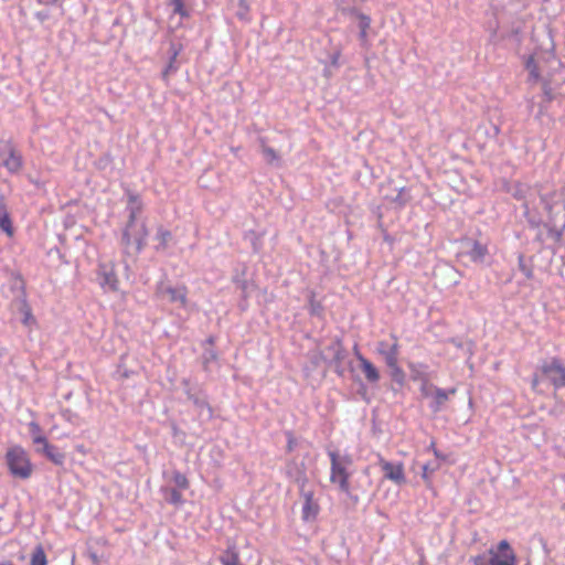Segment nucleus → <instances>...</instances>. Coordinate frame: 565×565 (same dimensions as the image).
Segmentation results:
<instances>
[{"mask_svg":"<svg viewBox=\"0 0 565 565\" xmlns=\"http://www.w3.org/2000/svg\"><path fill=\"white\" fill-rule=\"evenodd\" d=\"M147 236L148 230L145 223H137V220L132 223L131 220H128L122 234V242L126 246L135 245L140 250L145 246Z\"/></svg>","mask_w":565,"mask_h":565,"instance_id":"7","label":"nucleus"},{"mask_svg":"<svg viewBox=\"0 0 565 565\" xmlns=\"http://www.w3.org/2000/svg\"><path fill=\"white\" fill-rule=\"evenodd\" d=\"M169 493H170V498H169L170 503H172L174 505H180L183 503V497L178 489H171L169 491Z\"/></svg>","mask_w":565,"mask_h":565,"instance_id":"26","label":"nucleus"},{"mask_svg":"<svg viewBox=\"0 0 565 565\" xmlns=\"http://www.w3.org/2000/svg\"><path fill=\"white\" fill-rule=\"evenodd\" d=\"M392 344H387L385 341L377 343V353L383 356L385 364L391 371H398L402 373V369L398 365L399 361V343L398 337L395 333H391Z\"/></svg>","mask_w":565,"mask_h":565,"instance_id":"5","label":"nucleus"},{"mask_svg":"<svg viewBox=\"0 0 565 565\" xmlns=\"http://www.w3.org/2000/svg\"><path fill=\"white\" fill-rule=\"evenodd\" d=\"M33 443L36 444V445H41L42 449L45 448L47 445H50V443L46 439V437H44L41 434H38V435L33 436Z\"/></svg>","mask_w":565,"mask_h":565,"instance_id":"28","label":"nucleus"},{"mask_svg":"<svg viewBox=\"0 0 565 565\" xmlns=\"http://www.w3.org/2000/svg\"><path fill=\"white\" fill-rule=\"evenodd\" d=\"M0 228L9 236L13 235V226L6 205L0 202Z\"/></svg>","mask_w":565,"mask_h":565,"instance_id":"18","label":"nucleus"},{"mask_svg":"<svg viewBox=\"0 0 565 565\" xmlns=\"http://www.w3.org/2000/svg\"><path fill=\"white\" fill-rule=\"evenodd\" d=\"M43 452L55 465H62L64 462L65 456L51 444L43 448Z\"/></svg>","mask_w":565,"mask_h":565,"instance_id":"20","label":"nucleus"},{"mask_svg":"<svg viewBox=\"0 0 565 565\" xmlns=\"http://www.w3.org/2000/svg\"><path fill=\"white\" fill-rule=\"evenodd\" d=\"M1 157H6L1 162L10 172H18L21 169L22 158L11 145L4 146V151L0 153Z\"/></svg>","mask_w":565,"mask_h":565,"instance_id":"11","label":"nucleus"},{"mask_svg":"<svg viewBox=\"0 0 565 565\" xmlns=\"http://www.w3.org/2000/svg\"><path fill=\"white\" fill-rule=\"evenodd\" d=\"M434 387H435L434 385L428 384L427 380H425L420 387V392H422L423 396H425V397L430 396L431 395L430 391L434 392Z\"/></svg>","mask_w":565,"mask_h":565,"instance_id":"27","label":"nucleus"},{"mask_svg":"<svg viewBox=\"0 0 565 565\" xmlns=\"http://www.w3.org/2000/svg\"><path fill=\"white\" fill-rule=\"evenodd\" d=\"M99 276L102 278L100 286L108 291H117L119 279L115 271L114 266L102 265L99 267Z\"/></svg>","mask_w":565,"mask_h":565,"instance_id":"10","label":"nucleus"},{"mask_svg":"<svg viewBox=\"0 0 565 565\" xmlns=\"http://www.w3.org/2000/svg\"><path fill=\"white\" fill-rule=\"evenodd\" d=\"M356 18L360 31H369L371 26V18L364 13H356Z\"/></svg>","mask_w":565,"mask_h":565,"instance_id":"25","label":"nucleus"},{"mask_svg":"<svg viewBox=\"0 0 565 565\" xmlns=\"http://www.w3.org/2000/svg\"><path fill=\"white\" fill-rule=\"evenodd\" d=\"M379 466L381 467L384 477L396 484H403L406 481L405 470L403 462L392 463L379 456Z\"/></svg>","mask_w":565,"mask_h":565,"instance_id":"9","label":"nucleus"},{"mask_svg":"<svg viewBox=\"0 0 565 565\" xmlns=\"http://www.w3.org/2000/svg\"><path fill=\"white\" fill-rule=\"evenodd\" d=\"M162 295H167L170 302H179L181 307L188 305V287L182 285L180 287H164L160 290Z\"/></svg>","mask_w":565,"mask_h":565,"instance_id":"12","label":"nucleus"},{"mask_svg":"<svg viewBox=\"0 0 565 565\" xmlns=\"http://www.w3.org/2000/svg\"><path fill=\"white\" fill-rule=\"evenodd\" d=\"M353 351H354V355H355V358H356L358 360H359V355H363V354L360 352V350H359V347H358V345H355V347L353 348Z\"/></svg>","mask_w":565,"mask_h":565,"instance_id":"34","label":"nucleus"},{"mask_svg":"<svg viewBox=\"0 0 565 565\" xmlns=\"http://www.w3.org/2000/svg\"><path fill=\"white\" fill-rule=\"evenodd\" d=\"M483 565H516V555L509 544L508 541L503 540L499 542L495 547L488 551V556L478 555L471 558L472 565H477L479 562Z\"/></svg>","mask_w":565,"mask_h":565,"instance_id":"3","label":"nucleus"},{"mask_svg":"<svg viewBox=\"0 0 565 565\" xmlns=\"http://www.w3.org/2000/svg\"><path fill=\"white\" fill-rule=\"evenodd\" d=\"M0 565H14V564L12 562L6 561V562L0 563Z\"/></svg>","mask_w":565,"mask_h":565,"instance_id":"36","label":"nucleus"},{"mask_svg":"<svg viewBox=\"0 0 565 565\" xmlns=\"http://www.w3.org/2000/svg\"><path fill=\"white\" fill-rule=\"evenodd\" d=\"M260 142H262V152H263L265 159L267 160V162L271 164V163L278 161L279 156H278L277 151L275 149L266 146L264 143L263 139L260 140Z\"/></svg>","mask_w":565,"mask_h":565,"instance_id":"23","label":"nucleus"},{"mask_svg":"<svg viewBox=\"0 0 565 565\" xmlns=\"http://www.w3.org/2000/svg\"><path fill=\"white\" fill-rule=\"evenodd\" d=\"M392 375H393V377H394V379H396V377H403V376H404V373H403V372H402V373H399L398 371H392Z\"/></svg>","mask_w":565,"mask_h":565,"instance_id":"35","label":"nucleus"},{"mask_svg":"<svg viewBox=\"0 0 565 565\" xmlns=\"http://www.w3.org/2000/svg\"><path fill=\"white\" fill-rule=\"evenodd\" d=\"M171 238H172V234L169 230L159 227L156 233V239L159 243V245L157 246V249H161V250L167 249Z\"/></svg>","mask_w":565,"mask_h":565,"instance_id":"19","label":"nucleus"},{"mask_svg":"<svg viewBox=\"0 0 565 565\" xmlns=\"http://www.w3.org/2000/svg\"><path fill=\"white\" fill-rule=\"evenodd\" d=\"M128 210H129V220H131L134 223L137 220L138 214L142 210V202L138 194L129 193Z\"/></svg>","mask_w":565,"mask_h":565,"instance_id":"16","label":"nucleus"},{"mask_svg":"<svg viewBox=\"0 0 565 565\" xmlns=\"http://www.w3.org/2000/svg\"><path fill=\"white\" fill-rule=\"evenodd\" d=\"M540 371L556 390L565 387V366L558 358L543 362Z\"/></svg>","mask_w":565,"mask_h":565,"instance_id":"6","label":"nucleus"},{"mask_svg":"<svg viewBox=\"0 0 565 565\" xmlns=\"http://www.w3.org/2000/svg\"><path fill=\"white\" fill-rule=\"evenodd\" d=\"M520 269L525 274V276L527 278H532L533 277V271L529 268L525 267V265L523 264V256H520Z\"/></svg>","mask_w":565,"mask_h":565,"instance_id":"30","label":"nucleus"},{"mask_svg":"<svg viewBox=\"0 0 565 565\" xmlns=\"http://www.w3.org/2000/svg\"><path fill=\"white\" fill-rule=\"evenodd\" d=\"M539 383H540L539 377H537L536 375H535V376H533V379H532V383H531L532 388H533V390H535V388L537 387Z\"/></svg>","mask_w":565,"mask_h":565,"instance_id":"32","label":"nucleus"},{"mask_svg":"<svg viewBox=\"0 0 565 565\" xmlns=\"http://www.w3.org/2000/svg\"><path fill=\"white\" fill-rule=\"evenodd\" d=\"M172 480H173L174 484L177 486V488H179L181 490H186L190 487V482H189L186 476L180 471H174L172 473Z\"/></svg>","mask_w":565,"mask_h":565,"instance_id":"24","label":"nucleus"},{"mask_svg":"<svg viewBox=\"0 0 565 565\" xmlns=\"http://www.w3.org/2000/svg\"><path fill=\"white\" fill-rule=\"evenodd\" d=\"M489 249L487 245L481 244L478 241L472 243V247L469 252L470 259L473 263H482L484 258L488 256Z\"/></svg>","mask_w":565,"mask_h":565,"instance_id":"15","label":"nucleus"},{"mask_svg":"<svg viewBox=\"0 0 565 565\" xmlns=\"http://www.w3.org/2000/svg\"><path fill=\"white\" fill-rule=\"evenodd\" d=\"M300 497L302 499L301 519L303 522H313L317 520L320 513V503L315 495L313 490H300Z\"/></svg>","mask_w":565,"mask_h":565,"instance_id":"8","label":"nucleus"},{"mask_svg":"<svg viewBox=\"0 0 565 565\" xmlns=\"http://www.w3.org/2000/svg\"><path fill=\"white\" fill-rule=\"evenodd\" d=\"M328 457L330 459V482L335 484L341 492L350 494L352 457L350 455H342L337 450H329Z\"/></svg>","mask_w":565,"mask_h":565,"instance_id":"1","label":"nucleus"},{"mask_svg":"<svg viewBox=\"0 0 565 565\" xmlns=\"http://www.w3.org/2000/svg\"><path fill=\"white\" fill-rule=\"evenodd\" d=\"M548 62V58L544 56L536 57L535 55H530L525 60V70L529 72V81L532 83H542L543 87L546 89L551 84V75H544L545 64Z\"/></svg>","mask_w":565,"mask_h":565,"instance_id":"4","label":"nucleus"},{"mask_svg":"<svg viewBox=\"0 0 565 565\" xmlns=\"http://www.w3.org/2000/svg\"><path fill=\"white\" fill-rule=\"evenodd\" d=\"M89 557H90L92 562H93L95 565H98V564H99V558H98V556H97L95 553H92V554L89 555Z\"/></svg>","mask_w":565,"mask_h":565,"instance_id":"33","label":"nucleus"},{"mask_svg":"<svg viewBox=\"0 0 565 565\" xmlns=\"http://www.w3.org/2000/svg\"><path fill=\"white\" fill-rule=\"evenodd\" d=\"M6 463L12 477L26 480L33 473V465L21 446L10 447L6 452Z\"/></svg>","mask_w":565,"mask_h":565,"instance_id":"2","label":"nucleus"},{"mask_svg":"<svg viewBox=\"0 0 565 565\" xmlns=\"http://www.w3.org/2000/svg\"><path fill=\"white\" fill-rule=\"evenodd\" d=\"M456 388H450L448 391L434 387V394H433V404L431 408L434 412L440 411L441 406L448 401L450 395L456 394Z\"/></svg>","mask_w":565,"mask_h":565,"instance_id":"14","label":"nucleus"},{"mask_svg":"<svg viewBox=\"0 0 565 565\" xmlns=\"http://www.w3.org/2000/svg\"><path fill=\"white\" fill-rule=\"evenodd\" d=\"M360 40L363 44L367 42V31H360Z\"/></svg>","mask_w":565,"mask_h":565,"instance_id":"31","label":"nucleus"},{"mask_svg":"<svg viewBox=\"0 0 565 565\" xmlns=\"http://www.w3.org/2000/svg\"><path fill=\"white\" fill-rule=\"evenodd\" d=\"M170 4L173 8V14H178L182 19L190 18L191 11L186 6L185 0H170Z\"/></svg>","mask_w":565,"mask_h":565,"instance_id":"21","label":"nucleus"},{"mask_svg":"<svg viewBox=\"0 0 565 565\" xmlns=\"http://www.w3.org/2000/svg\"><path fill=\"white\" fill-rule=\"evenodd\" d=\"M32 427L35 428L36 430H40L36 424H32Z\"/></svg>","mask_w":565,"mask_h":565,"instance_id":"37","label":"nucleus"},{"mask_svg":"<svg viewBox=\"0 0 565 565\" xmlns=\"http://www.w3.org/2000/svg\"><path fill=\"white\" fill-rule=\"evenodd\" d=\"M31 565H47L46 554L42 545H38L31 555Z\"/></svg>","mask_w":565,"mask_h":565,"instance_id":"22","label":"nucleus"},{"mask_svg":"<svg viewBox=\"0 0 565 565\" xmlns=\"http://www.w3.org/2000/svg\"><path fill=\"white\" fill-rule=\"evenodd\" d=\"M222 565H242L239 553L235 545L228 546L224 554L220 557Z\"/></svg>","mask_w":565,"mask_h":565,"instance_id":"17","label":"nucleus"},{"mask_svg":"<svg viewBox=\"0 0 565 565\" xmlns=\"http://www.w3.org/2000/svg\"><path fill=\"white\" fill-rule=\"evenodd\" d=\"M359 362L366 381L369 383H377L380 380V372L375 365L364 355H359Z\"/></svg>","mask_w":565,"mask_h":565,"instance_id":"13","label":"nucleus"},{"mask_svg":"<svg viewBox=\"0 0 565 565\" xmlns=\"http://www.w3.org/2000/svg\"><path fill=\"white\" fill-rule=\"evenodd\" d=\"M32 322H34L33 315H32V312H31V309H30L28 306H25V307H24V319H23V323H24V324H30V323H32Z\"/></svg>","mask_w":565,"mask_h":565,"instance_id":"29","label":"nucleus"}]
</instances>
